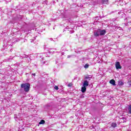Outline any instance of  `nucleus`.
I'll return each mask as SVG.
<instances>
[{
    "mask_svg": "<svg viewBox=\"0 0 131 131\" xmlns=\"http://www.w3.org/2000/svg\"><path fill=\"white\" fill-rule=\"evenodd\" d=\"M21 89H24L25 92H28L30 88V84L28 83H26L25 84L23 83L21 84Z\"/></svg>",
    "mask_w": 131,
    "mask_h": 131,
    "instance_id": "nucleus-1",
    "label": "nucleus"
},
{
    "mask_svg": "<svg viewBox=\"0 0 131 131\" xmlns=\"http://www.w3.org/2000/svg\"><path fill=\"white\" fill-rule=\"evenodd\" d=\"M115 67L117 70H118V69H121V68H122L121 66H120V62L119 61L116 62Z\"/></svg>",
    "mask_w": 131,
    "mask_h": 131,
    "instance_id": "nucleus-2",
    "label": "nucleus"
},
{
    "mask_svg": "<svg viewBox=\"0 0 131 131\" xmlns=\"http://www.w3.org/2000/svg\"><path fill=\"white\" fill-rule=\"evenodd\" d=\"M99 31L100 35H105L106 34V30L98 29Z\"/></svg>",
    "mask_w": 131,
    "mask_h": 131,
    "instance_id": "nucleus-3",
    "label": "nucleus"
},
{
    "mask_svg": "<svg viewBox=\"0 0 131 131\" xmlns=\"http://www.w3.org/2000/svg\"><path fill=\"white\" fill-rule=\"evenodd\" d=\"M83 86H85V87L89 86V81L88 80L84 81Z\"/></svg>",
    "mask_w": 131,
    "mask_h": 131,
    "instance_id": "nucleus-4",
    "label": "nucleus"
},
{
    "mask_svg": "<svg viewBox=\"0 0 131 131\" xmlns=\"http://www.w3.org/2000/svg\"><path fill=\"white\" fill-rule=\"evenodd\" d=\"M94 36H99L100 35V32L99 31V29L97 30V31H96L94 33Z\"/></svg>",
    "mask_w": 131,
    "mask_h": 131,
    "instance_id": "nucleus-5",
    "label": "nucleus"
},
{
    "mask_svg": "<svg viewBox=\"0 0 131 131\" xmlns=\"http://www.w3.org/2000/svg\"><path fill=\"white\" fill-rule=\"evenodd\" d=\"M81 92L82 93H85L86 92V87L83 86L81 88Z\"/></svg>",
    "mask_w": 131,
    "mask_h": 131,
    "instance_id": "nucleus-6",
    "label": "nucleus"
},
{
    "mask_svg": "<svg viewBox=\"0 0 131 131\" xmlns=\"http://www.w3.org/2000/svg\"><path fill=\"white\" fill-rule=\"evenodd\" d=\"M110 83H111V84H112L113 85H116V84H115V80L114 79H112L110 81Z\"/></svg>",
    "mask_w": 131,
    "mask_h": 131,
    "instance_id": "nucleus-7",
    "label": "nucleus"
},
{
    "mask_svg": "<svg viewBox=\"0 0 131 131\" xmlns=\"http://www.w3.org/2000/svg\"><path fill=\"white\" fill-rule=\"evenodd\" d=\"M117 126V124L116 123H112L111 124V127L115 128V127H116Z\"/></svg>",
    "mask_w": 131,
    "mask_h": 131,
    "instance_id": "nucleus-8",
    "label": "nucleus"
},
{
    "mask_svg": "<svg viewBox=\"0 0 131 131\" xmlns=\"http://www.w3.org/2000/svg\"><path fill=\"white\" fill-rule=\"evenodd\" d=\"M25 58H28V55L23 54L21 56H20V59H24Z\"/></svg>",
    "mask_w": 131,
    "mask_h": 131,
    "instance_id": "nucleus-9",
    "label": "nucleus"
},
{
    "mask_svg": "<svg viewBox=\"0 0 131 131\" xmlns=\"http://www.w3.org/2000/svg\"><path fill=\"white\" fill-rule=\"evenodd\" d=\"M57 49H49V52L50 53H55V50H56Z\"/></svg>",
    "mask_w": 131,
    "mask_h": 131,
    "instance_id": "nucleus-10",
    "label": "nucleus"
},
{
    "mask_svg": "<svg viewBox=\"0 0 131 131\" xmlns=\"http://www.w3.org/2000/svg\"><path fill=\"white\" fill-rule=\"evenodd\" d=\"M92 76L91 75H88L85 77V79H91Z\"/></svg>",
    "mask_w": 131,
    "mask_h": 131,
    "instance_id": "nucleus-11",
    "label": "nucleus"
},
{
    "mask_svg": "<svg viewBox=\"0 0 131 131\" xmlns=\"http://www.w3.org/2000/svg\"><path fill=\"white\" fill-rule=\"evenodd\" d=\"M45 123V120H41L39 122V124H43Z\"/></svg>",
    "mask_w": 131,
    "mask_h": 131,
    "instance_id": "nucleus-12",
    "label": "nucleus"
},
{
    "mask_svg": "<svg viewBox=\"0 0 131 131\" xmlns=\"http://www.w3.org/2000/svg\"><path fill=\"white\" fill-rule=\"evenodd\" d=\"M128 112L130 114H131V105H130L128 107Z\"/></svg>",
    "mask_w": 131,
    "mask_h": 131,
    "instance_id": "nucleus-13",
    "label": "nucleus"
},
{
    "mask_svg": "<svg viewBox=\"0 0 131 131\" xmlns=\"http://www.w3.org/2000/svg\"><path fill=\"white\" fill-rule=\"evenodd\" d=\"M102 2L103 4H107L108 3V0H102Z\"/></svg>",
    "mask_w": 131,
    "mask_h": 131,
    "instance_id": "nucleus-14",
    "label": "nucleus"
},
{
    "mask_svg": "<svg viewBox=\"0 0 131 131\" xmlns=\"http://www.w3.org/2000/svg\"><path fill=\"white\" fill-rule=\"evenodd\" d=\"M84 68H85V69L89 68V64H85L84 66Z\"/></svg>",
    "mask_w": 131,
    "mask_h": 131,
    "instance_id": "nucleus-15",
    "label": "nucleus"
},
{
    "mask_svg": "<svg viewBox=\"0 0 131 131\" xmlns=\"http://www.w3.org/2000/svg\"><path fill=\"white\" fill-rule=\"evenodd\" d=\"M54 89L56 90L57 91H58V90H59V87H58V86H57V85H55L54 86Z\"/></svg>",
    "mask_w": 131,
    "mask_h": 131,
    "instance_id": "nucleus-16",
    "label": "nucleus"
},
{
    "mask_svg": "<svg viewBox=\"0 0 131 131\" xmlns=\"http://www.w3.org/2000/svg\"><path fill=\"white\" fill-rule=\"evenodd\" d=\"M88 4L90 5V4H93V2H88V3H84V5H88Z\"/></svg>",
    "mask_w": 131,
    "mask_h": 131,
    "instance_id": "nucleus-17",
    "label": "nucleus"
},
{
    "mask_svg": "<svg viewBox=\"0 0 131 131\" xmlns=\"http://www.w3.org/2000/svg\"><path fill=\"white\" fill-rule=\"evenodd\" d=\"M120 84H121V85H123V82H121V83H120Z\"/></svg>",
    "mask_w": 131,
    "mask_h": 131,
    "instance_id": "nucleus-18",
    "label": "nucleus"
},
{
    "mask_svg": "<svg viewBox=\"0 0 131 131\" xmlns=\"http://www.w3.org/2000/svg\"><path fill=\"white\" fill-rule=\"evenodd\" d=\"M42 63H43V64H46V63H47V61H43V62H42Z\"/></svg>",
    "mask_w": 131,
    "mask_h": 131,
    "instance_id": "nucleus-19",
    "label": "nucleus"
},
{
    "mask_svg": "<svg viewBox=\"0 0 131 131\" xmlns=\"http://www.w3.org/2000/svg\"><path fill=\"white\" fill-rule=\"evenodd\" d=\"M32 75H33V76H35V73L32 74Z\"/></svg>",
    "mask_w": 131,
    "mask_h": 131,
    "instance_id": "nucleus-20",
    "label": "nucleus"
},
{
    "mask_svg": "<svg viewBox=\"0 0 131 131\" xmlns=\"http://www.w3.org/2000/svg\"><path fill=\"white\" fill-rule=\"evenodd\" d=\"M42 56H46V53L42 54Z\"/></svg>",
    "mask_w": 131,
    "mask_h": 131,
    "instance_id": "nucleus-21",
    "label": "nucleus"
},
{
    "mask_svg": "<svg viewBox=\"0 0 131 131\" xmlns=\"http://www.w3.org/2000/svg\"><path fill=\"white\" fill-rule=\"evenodd\" d=\"M71 57V56H70V55H68V58H70Z\"/></svg>",
    "mask_w": 131,
    "mask_h": 131,
    "instance_id": "nucleus-22",
    "label": "nucleus"
},
{
    "mask_svg": "<svg viewBox=\"0 0 131 131\" xmlns=\"http://www.w3.org/2000/svg\"><path fill=\"white\" fill-rule=\"evenodd\" d=\"M123 123H124V122H126V120H123Z\"/></svg>",
    "mask_w": 131,
    "mask_h": 131,
    "instance_id": "nucleus-23",
    "label": "nucleus"
},
{
    "mask_svg": "<svg viewBox=\"0 0 131 131\" xmlns=\"http://www.w3.org/2000/svg\"><path fill=\"white\" fill-rule=\"evenodd\" d=\"M31 42H33V40H31Z\"/></svg>",
    "mask_w": 131,
    "mask_h": 131,
    "instance_id": "nucleus-24",
    "label": "nucleus"
},
{
    "mask_svg": "<svg viewBox=\"0 0 131 131\" xmlns=\"http://www.w3.org/2000/svg\"><path fill=\"white\" fill-rule=\"evenodd\" d=\"M88 2H92V1L91 0H89V1H88Z\"/></svg>",
    "mask_w": 131,
    "mask_h": 131,
    "instance_id": "nucleus-25",
    "label": "nucleus"
},
{
    "mask_svg": "<svg viewBox=\"0 0 131 131\" xmlns=\"http://www.w3.org/2000/svg\"><path fill=\"white\" fill-rule=\"evenodd\" d=\"M50 40H53V38H50Z\"/></svg>",
    "mask_w": 131,
    "mask_h": 131,
    "instance_id": "nucleus-26",
    "label": "nucleus"
},
{
    "mask_svg": "<svg viewBox=\"0 0 131 131\" xmlns=\"http://www.w3.org/2000/svg\"><path fill=\"white\" fill-rule=\"evenodd\" d=\"M14 118H15V119H16V118H17V117H15Z\"/></svg>",
    "mask_w": 131,
    "mask_h": 131,
    "instance_id": "nucleus-27",
    "label": "nucleus"
},
{
    "mask_svg": "<svg viewBox=\"0 0 131 131\" xmlns=\"http://www.w3.org/2000/svg\"><path fill=\"white\" fill-rule=\"evenodd\" d=\"M92 5H94V3H92Z\"/></svg>",
    "mask_w": 131,
    "mask_h": 131,
    "instance_id": "nucleus-28",
    "label": "nucleus"
},
{
    "mask_svg": "<svg viewBox=\"0 0 131 131\" xmlns=\"http://www.w3.org/2000/svg\"><path fill=\"white\" fill-rule=\"evenodd\" d=\"M53 41H55V40H53Z\"/></svg>",
    "mask_w": 131,
    "mask_h": 131,
    "instance_id": "nucleus-29",
    "label": "nucleus"
}]
</instances>
